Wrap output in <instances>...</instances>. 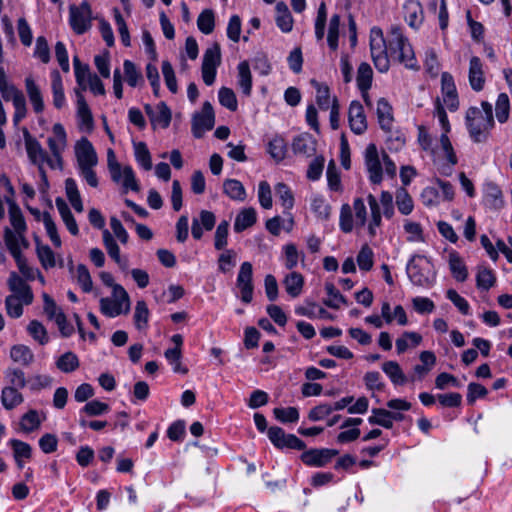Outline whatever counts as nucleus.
Returning <instances> with one entry per match:
<instances>
[{
    "instance_id": "f257e3e1",
    "label": "nucleus",
    "mask_w": 512,
    "mask_h": 512,
    "mask_svg": "<svg viewBox=\"0 0 512 512\" xmlns=\"http://www.w3.org/2000/svg\"><path fill=\"white\" fill-rule=\"evenodd\" d=\"M465 126L474 143H485L495 126L492 104L481 102V107H469L465 115Z\"/></svg>"
},
{
    "instance_id": "f03ea898",
    "label": "nucleus",
    "mask_w": 512,
    "mask_h": 512,
    "mask_svg": "<svg viewBox=\"0 0 512 512\" xmlns=\"http://www.w3.org/2000/svg\"><path fill=\"white\" fill-rule=\"evenodd\" d=\"M388 53L407 69L418 70L419 66L414 51L401 27L395 25L390 28L388 35Z\"/></svg>"
},
{
    "instance_id": "7ed1b4c3",
    "label": "nucleus",
    "mask_w": 512,
    "mask_h": 512,
    "mask_svg": "<svg viewBox=\"0 0 512 512\" xmlns=\"http://www.w3.org/2000/svg\"><path fill=\"white\" fill-rule=\"evenodd\" d=\"M370 51L375 68L380 73H386L390 68L388 41L386 42L383 31L378 27H373L370 31Z\"/></svg>"
},
{
    "instance_id": "20e7f679",
    "label": "nucleus",
    "mask_w": 512,
    "mask_h": 512,
    "mask_svg": "<svg viewBox=\"0 0 512 512\" xmlns=\"http://www.w3.org/2000/svg\"><path fill=\"white\" fill-rule=\"evenodd\" d=\"M108 169L111 175V179L115 183H121L124 192L132 190L134 192L139 191V184L136 180L135 173L131 166L127 165L123 168L115 160V155L112 150L108 152Z\"/></svg>"
},
{
    "instance_id": "39448f33",
    "label": "nucleus",
    "mask_w": 512,
    "mask_h": 512,
    "mask_svg": "<svg viewBox=\"0 0 512 512\" xmlns=\"http://www.w3.org/2000/svg\"><path fill=\"white\" fill-rule=\"evenodd\" d=\"M430 261L419 254H414L406 265V273L409 280L417 286L425 287L432 283L430 276Z\"/></svg>"
},
{
    "instance_id": "423d86ee",
    "label": "nucleus",
    "mask_w": 512,
    "mask_h": 512,
    "mask_svg": "<svg viewBox=\"0 0 512 512\" xmlns=\"http://www.w3.org/2000/svg\"><path fill=\"white\" fill-rule=\"evenodd\" d=\"M24 142L29 160L34 165L38 166L40 173L43 178H45L46 176L43 170V165L46 163L52 169H55L56 164L54 163V160L48 156L40 142L36 138L32 137L27 130L24 131Z\"/></svg>"
},
{
    "instance_id": "0eeeda50",
    "label": "nucleus",
    "mask_w": 512,
    "mask_h": 512,
    "mask_svg": "<svg viewBox=\"0 0 512 512\" xmlns=\"http://www.w3.org/2000/svg\"><path fill=\"white\" fill-rule=\"evenodd\" d=\"M220 64V45L218 43H214L205 50L201 66L202 79L207 86H211L215 82L217 68Z\"/></svg>"
},
{
    "instance_id": "6e6552de",
    "label": "nucleus",
    "mask_w": 512,
    "mask_h": 512,
    "mask_svg": "<svg viewBox=\"0 0 512 512\" xmlns=\"http://www.w3.org/2000/svg\"><path fill=\"white\" fill-rule=\"evenodd\" d=\"M92 11L88 2L84 1L79 6H70L69 23L72 30L78 34H84L91 27Z\"/></svg>"
},
{
    "instance_id": "1a4fd4ad",
    "label": "nucleus",
    "mask_w": 512,
    "mask_h": 512,
    "mask_svg": "<svg viewBox=\"0 0 512 512\" xmlns=\"http://www.w3.org/2000/svg\"><path fill=\"white\" fill-rule=\"evenodd\" d=\"M364 163L369 181L375 185L380 184L383 180L382 154H379L377 146L374 143H370L366 147Z\"/></svg>"
},
{
    "instance_id": "9d476101",
    "label": "nucleus",
    "mask_w": 512,
    "mask_h": 512,
    "mask_svg": "<svg viewBox=\"0 0 512 512\" xmlns=\"http://www.w3.org/2000/svg\"><path fill=\"white\" fill-rule=\"evenodd\" d=\"M215 124V114L210 102L203 103L200 112H196L192 117V134L200 139L203 135L212 130Z\"/></svg>"
},
{
    "instance_id": "9b49d317",
    "label": "nucleus",
    "mask_w": 512,
    "mask_h": 512,
    "mask_svg": "<svg viewBox=\"0 0 512 512\" xmlns=\"http://www.w3.org/2000/svg\"><path fill=\"white\" fill-rule=\"evenodd\" d=\"M267 435L271 443L278 449L304 450L306 444L294 434H287L281 427L272 426Z\"/></svg>"
},
{
    "instance_id": "f8f14e48",
    "label": "nucleus",
    "mask_w": 512,
    "mask_h": 512,
    "mask_svg": "<svg viewBox=\"0 0 512 512\" xmlns=\"http://www.w3.org/2000/svg\"><path fill=\"white\" fill-rule=\"evenodd\" d=\"M236 286L240 290V299L249 304L253 300V267L250 262H243L237 275Z\"/></svg>"
},
{
    "instance_id": "ddd939ff",
    "label": "nucleus",
    "mask_w": 512,
    "mask_h": 512,
    "mask_svg": "<svg viewBox=\"0 0 512 512\" xmlns=\"http://www.w3.org/2000/svg\"><path fill=\"white\" fill-rule=\"evenodd\" d=\"M53 137H49L47 140L48 147L52 153L56 168L62 167V152L66 147L67 134L62 124L56 123L52 128Z\"/></svg>"
},
{
    "instance_id": "4468645a",
    "label": "nucleus",
    "mask_w": 512,
    "mask_h": 512,
    "mask_svg": "<svg viewBox=\"0 0 512 512\" xmlns=\"http://www.w3.org/2000/svg\"><path fill=\"white\" fill-rule=\"evenodd\" d=\"M468 81L471 89L475 92H480L485 87L484 63L478 56H472L469 59Z\"/></svg>"
},
{
    "instance_id": "2eb2a0df",
    "label": "nucleus",
    "mask_w": 512,
    "mask_h": 512,
    "mask_svg": "<svg viewBox=\"0 0 512 512\" xmlns=\"http://www.w3.org/2000/svg\"><path fill=\"white\" fill-rule=\"evenodd\" d=\"M339 451L335 449H310L301 454V460L304 464L311 467H323L327 465L333 457L338 455Z\"/></svg>"
},
{
    "instance_id": "dca6fc26",
    "label": "nucleus",
    "mask_w": 512,
    "mask_h": 512,
    "mask_svg": "<svg viewBox=\"0 0 512 512\" xmlns=\"http://www.w3.org/2000/svg\"><path fill=\"white\" fill-rule=\"evenodd\" d=\"M145 112L148 115L151 125L154 129L157 127L163 129L169 127L172 114L170 108L166 105L165 102H160L155 108L147 104L145 105Z\"/></svg>"
},
{
    "instance_id": "f3484780",
    "label": "nucleus",
    "mask_w": 512,
    "mask_h": 512,
    "mask_svg": "<svg viewBox=\"0 0 512 512\" xmlns=\"http://www.w3.org/2000/svg\"><path fill=\"white\" fill-rule=\"evenodd\" d=\"M76 157L79 168L94 167L98 162L96 151L87 138H81L77 142Z\"/></svg>"
},
{
    "instance_id": "a211bd4d",
    "label": "nucleus",
    "mask_w": 512,
    "mask_h": 512,
    "mask_svg": "<svg viewBox=\"0 0 512 512\" xmlns=\"http://www.w3.org/2000/svg\"><path fill=\"white\" fill-rule=\"evenodd\" d=\"M11 295H17L22 299L25 305H30L33 302L34 296L30 286L26 281L20 277L16 272H11L7 281Z\"/></svg>"
},
{
    "instance_id": "6ab92c4d",
    "label": "nucleus",
    "mask_w": 512,
    "mask_h": 512,
    "mask_svg": "<svg viewBox=\"0 0 512 512\" xmlns=\"http://www.w3.org/2000/svg\"><path fill=\"white\" fill-rule=\"evenodd\" d=\"M348 121L351 130L357 134H363L367 129V120L364 108L359 101H352L348 110Z\"/></svg>"
},
{
    "instance_id": "aec40b11",
    "label": "nucleus",
    "mask_w": 512,
    "mask_h": 512,
    "mask_svg": "<svg viewBox=\"0 0 512 512\" xmlns=\"http://www.w3.org/2000/svg\"><path fill=\"white\" fill-rule=\"evenodd\" d=\"M441 92L445 104L451 111L458 108V94L453 76L449 72L441 74Z\"/></svg>"
},
{
    "instance_id": "412c9836",
    "label": "nucleus",
    "mask_w": 512,
    "mask_h": 512,
    "mask_svg": "<svg viewBox=\"0 0 512 512\" xmlns=\"http://www.w3.org/2000/svg\"><path fill=\"white\" fill-rule=\"evenodd\" d=\"M216 217L213 212L202 210L198 218H193L191 233L195 240H200L203 236V230L210 231L214 228Z\"/></svg>"
},
{
    "instance_id": "4be33fe9",
    "label": "nucleus",
    "mask_w": 512,
    "mask_h": 512,
    "mask_svg": "<svg viewBox=\"0 0 512 512\" xmlns=\"http://www.w3.org/2000/svg\"><path fill=\"white\" fill-rule=\"evenodd\" d=\"M24 234L25 233L12 231L9 227H5L4 229L5 245L14 259L22 256L21 246L25 248L28 246Z\"/></svg>"
},
{
    "instance_id": "5701e85b",
    "label": "nucleus",
    "mask_w": 512,
    "mask_h": 512,
    "mask_svg": "<svg viewBox=\"0 0 512 512\" xmlns=\"http://www.w3.org/2000/svg\"><path fill=\"white\" fill-rule=\"evenodd\" d=\"M483 202L491 210H499L504 206L502 191L494 182H488L484 185Z\"/></svg>"
},
{
    "instance_id": "b1692460",
    "label": "nucleus",
    "mask_w": 512,
    "mask_h": 512,
    "mask_svg": "<svg viewBox=\"0 0 512 512\" xmlns=\"http://www.w3.org/2000/svg\"><path fill=\"white\" fill-rule=\"evenodd\" d=\"M404 18L412 28H418L423 20V8L417 0H406L403 5Z\"/></svg>"
},
{
    "instance_id": "393cba45",
    "label": "nucleus",
    "mask_w": 512,
    "mask_h": 512,
    "mask_svg": "<svg viewBox=\"0 0 512 512\" xmlns=\"http://www.w3.org/2000/svg\"><path fill=\"white\" fill-rule=\"evenodd\" d=\"M5 202L8 205L9 219L14 231L18 233H25L27 225L20 207L11 197H5Z\"/></svg>"
},
{
    "instance_id": "a878e982",
    "label": "nucleus",
    "mask_w": 512,
    "mask_h": 512,
    "mask_svg": "<svg viewBox=\"0 0 512 512\" xmlns=\"http://www.w3.org/2000/svg\"><path fill=\"white\" fill-rule=\"evenodd\" d=\"M25 88L35 113H42L44 110L43 96L39 86L31 76L25 78Z\"/></svg>"
},
{
    "instance_id": "bb28decb",
    "label": "nucleus",
    "mask_w": 512,
    "mask_h": 512,
    "mask_svg": "<svg viewBox=\"0 0 512 512\" xmlns=\"http://www.w3.org/2000/svg\"><path fill=\"white\" fill-rule=\"evenodd\" d=\"M283 285L287 294L292 298H296L303 291L304 277L300 273L292 271L283 279Z\"/></svg>"
},
{
    "instance_id": "cd10ccee",
    "label": "nucleus",
    "mask_w": 512,
    "mask_h": 512,
    "mask_svg": "<svg viewBox=\"0 0 512 512\" xmlns=\"http://www.w3.org/2000/svg\"><path fill=\"white\" fill-rule=\"evenodd\" d=\"M449 268L452 276L458 282H464L468 278L467 267L458 252L449 253Z\"/></svg>"
},
{
    "instance_id": "c85d7f7f",
    "label": "nucleus",
    "mask_w": 512,
    "mask_h": 512,
    "mask_svg": "<svg viewBox=\"0 0 512 512\" xmlns=\"http://www.w3.org/2000/svg\"><path fill=\"white\" fill-rule=\"evenodd\" d=\"M0 400L6 410H13L23 403L24 397L16 387L5 386L1 391Z\"/></svg>"
},
{
    "instance_id": "c756f323",
    "label": "nucleus",
    "mask_w": 512,
    "mask_h": 512,
    "mask_svg": "<svg viewBox=\"0 0 512 512\" xmlns=\"http://www.w3.org/2000/svg\"><path fill=\"white\" fill-rule=\"evenodd\" d=\"M276 16L275 21L277 27L283 32L288 33L293 28V18L287 7L283 2H278L275 7Z\"/></svg>"
},
{
    "instance_id": "7c9ffc66",
    "label": "nucleus",
    "mask_w": 512,
    "mask_h": 512,
    "mask_svg": "<svg viewBox=\"0 0 512 512\" xmlns=\"http://www.w3.org/2000/svg\"><path fill=\"white\" fill-rule=\"evenodd\" d=\"M55 203L68 231L74 236L78 235V225L67 203L60 197L56 198Z\"/></svg>"
},
{
    "instance_id": "2f4dec72",
    "label": "nucleus",
    "mask_w": 512,
    "mask_h": 512,
    "mask_svg": "<svg viewBox=\"0 0 512 512\" xmlns=\"http://www.w3.org/2000/svg\"><path fill=\"white\" fill-rule=\"evenodd\" d=\"M496 284V276L492 269L484 265L477 267L476 286L479 290L488 291Z\"/></svg>"
},
{
    "instance_id": "473e14b6",
    "label": "nucleus",
    "mask_w": 512,
    "mask_h": 512,
    "mask_svg": "<svg viewBox=\"0 0 512 512\" xmlns=\"http://www.w3.org/2000/svg\"><path fill=\"white\" fill-rule=\"evenodd\" d=\"M257 220V213L254 208H244L236 216L234 222V230L240 233L247 228L253 226Z\"/></svg>"
},
{
    "instance_id": "72a5a7b5",
    "label": "nucleus",
    "mask_w": 512,
    "mask_h": 512,
    "mask_svg": "<svg viewBox=\"0 0 512 512\" xmlns=\"http://www.w3.org/2000/svg\"><path fill=\"white\" fill-rule=\"evenodd\" d=\"M312 87L316 89V103L321 110H328L332 105L333 97L330 95V89L325 83H320L315 79L310 80Z\"/></svg>"
},
{
    "instance_id": "f704fd0d",
    "label": "nucleus",
    "mask_w": 512,
    "mask_h": 512,
    "mask_svg": "<svg viewBox=\"0 0 512 512\" xmlns=\"http://www.w3.org/2000/svg\"><path fill=\"white\" fill-rule=\"evenodd\" d=\"M77 116L79 118L80 127L91 130L93 128V117L91 110L86 103L84 96L77 92Z\"/></svg>"
},
{
    "instance_id": "c9c22d12",
    "label": "nucleus",
    "mask_w": 512,
    "mask_h": 512,
    "mask_svg": "<svg viewBox=\"0 0 512 512\" xmlns=\"http://www.w3.org/2000/svg\"><path fill=\"white\" fill-rule=\"evenodd\" d=\"M223 192L230 199L239 202H243L247 196L245 187L236 179H226L223 182Z\"/></svg>"
},
{
    "instance_id": "e433bc0d",
    "label": "nucleus",
    "mask_w": 512,
    "mask_h": 512,
    "mask_svg": "<svg viewBox=\"0 0 512 512\" xmlns=\"http://www.w3.org/2000/svg\"><path fill=\"white\" fill-rule=\"evenodd\" d=\"M103 242L108 255L119 265L121 269H126L127 261L121 258L120 248L108 230L103 231Z\"/></svg>"
},
{
    "instance_id": "4c0bfd02",
    "label": "nucleus",
    "mask_w": 512,
    "mask_h": 512,
    "mask_svg": "<svg viewBox=\"0 0 512 512\" xmlns=\"http://www.w3.org/2000/svg\"><path fill=\"white\" fill-rule=\"evenodd\" d=\"M377 116L381 129L389 131L393 122L392 107L384 98H380L377 102Z\"/></svg>"
},
{
    "instance_id": "58836bf2",
    "label": "nucleus",
    "mask_w": 512,
    "mask_h": 512,
    "mask_svg": "<svg viewBox=\"0 0 512 512\" xmlns=\"http://www.w3.org/2000/svg\"><path fill=\"white\" fill-rule=\"evenodd\" d=\"M52 83V94H53V104L57 109H61L64 107L66 103L64 88L62 83V78L60 73L57 70H54L51 73Z\"/></svg>"
},
{
    "instance_id": "ea45409f",
    "label": "nucleus",
    "mask_w": 512,
    "mask_h": 512,
    "mask_svg": "<svg viewBox=\"0 0 512 512\" xmlns=\"http://www.w3.org/2000/svg\"><path fill=\"white\" fill-rule=\"evenodd\" d=\"M284 266L288 270H293L298 265L299 260L304 261V253L299 252L294 243H288L282 247Z\"/></svg>"
},
{
    "instance_id": "a19ab883",
    "label": "nucleus",
    "mask_w": 512,
    "mask_h": 512,
    "mask_svg": "<svg viewBox=\"0 0 512 512\" xmlns=\"http://www.w3.org/2000/svg\"><path fill=\"white\" fill-rule=\"evenodd\" d=\"M238 85L242 93L250 96L252 91V76L250 67L247 61H242L238 64Z\"/></svg>"
},
{
    "instance_id": "79ce46f5",
    "label": "nucleus",
    "mask_w": 512,
    "mask_h": 512,
    "mask_svg": "<svg viewBox=\"0 0 512 512\" xmlns=\"http://www.w3.org/2000/svg\"><path fill=\"white\" fill-rule=\"evenodd\" d=\"M292 148L295 154L312 156L315 152V142L309 135H300L294 138Z\"/></svg>"
},
{
    "instance_id": "37998d69",
    "label": "nucleus",
    "mask_w": 512,
    "mask_h": 512,
    "mask_svg": "<svg viewBox=\"0 0 512 512\" xmlns=\"http://www.w3.org/2000/svg\"><path fill=\"white\" fill-rule=\"evenodd\" d=\"M123 72L125 80L130 87L134 88L144 83L141 71L131 60H124Z\"/></svg>"
},
{
    "instance_id": "c03bdc74",
    "label": "nucleus",
    "mask_w": 512,
    "mask_h": 512,
    "mask_svg": "<svg viewBox=\"0 0 512 512\" xmlns=\"http://www.w3.org/2000/svg\"><path fill=\"white\" fill-rule=\"evenodd\" d=\"M10 357L14 362L24 366H28L34 360V354L32 350L23 344L12 346L10 350Z\"/></svg>"
},
{
    "instance_id": "a18cd8bd",
    "label": "nucleus",
    "mask_w": 512,
    "mask_h": 512,
    "mask_svg": "<svg viewBox=\"0 0 512 512\" xmlns=\"http://www.w3.org/2000/svg\"><path fill=\"white\" fill-rule=\"evenodd\" d=\"M383 372L394 385H403L407 381L400 365L396 361H386L382 364Z\"/></svg>"
},
{
    "instance_id": "49530a36",
    "label": "nucleus",
    "mask_w": 512,
    "mask_h": 512,
    "mask_svg": "<svg viewBox=\"0 0 512 512\" xmlns=\"http://www.w3.org/2000/svg\"><path fill=\"white\" fill-rule=\"evenodd\" d=\"M222 253L218 256L217 265L219 272L226 274L232 271L237 263V253L233 249L221 250Z\"/></svg>"
},
{
    "instance_id": "de8ad7c7",
    "label": "nucleus",
    "mask_w": 512,
    "mask_h": 512,
    "mask_svg": "<svg viewBox=\"0 0 512 512\" xmlns=\"http://www.w3.org/2000/svg\"><path fill=\"white\" fill-rule=\"evenodd\" d=\"M110 411V406L107 403L101 402L99 400H92L87 402L80 410L79 417L85 416L94 417L101 416Z\"/></svg>"
},
{
    "instance_id": "09e8293b",
    "label": "nucleus",
    "mask_w": 512,
    "mask_h": 512,
    "mask_svg": "<svg viewBox=\"0 0 512 512\" xmlns=\"http://www.w3.org/2000/svg\"><path fill=\"white\" fill-rule=\"evenodd\" d=\"M373 78V71L371 66L362 62L357 70V86L361 92H366L371 88Z\"/></svg>"
},
{
    "instance_id": "8fccbe9b",
    "label": "nucleus",
    "mask_w": 512,
    "mask_h": 512,
    "mask_svg": "<svg viewBox=\"0 0 512 512\" xmlns=\"http://www.w3.org/2000/svg\"><path fill=\"white\" fill-rule=\"evenodd\" d=\"M100 310L108 317H116L125 312V304L119 300L104 297L100 299Z\"/></svg>"
},
{
    "instance_id": "3c124183",
    "label": "nucleus",
    "mask_w": 512,
    "mask_h": 512,
    "mask_svg": "<svg viewBox=\"0 0 512 512\" xmlns=\"http://www.w3.org/2000/svg\"><path fill=\"white\" fill-rule=\"evenodd\" d=\"M134 156L137 163L146 171L151 170V154L145 142L134 143Z\"/></svg>"
},
{
    "instance_id": "603ef678",
    "label": "nucleus",
    "mask_w": 512,
    "mask_h": 512,
    "mask_svg": "<svg viewBox=\"0 0 512 512\" xmlns=\"http://www.w3.org/2000/svg\"><path fill=\"white\" fill-rule=\"evenodd\" d=\"M149 309L144 300H139L136 303L135 311H134V325L136 329L143 330L148 326L149 320Z\"/></svg>"
},
{
    "instance_id": "864d4df0",
    "label": "nucleus",
    "mask_w": 512,
    "mask_h": 512,
    "mask_svg": "<svg viewBox=\"0 0 512 512\" xmlns=\"http://www.w3.org/2000/svg\"><path fill=\"white\" fill-rule=\"evenodd\" d=\"M275 194L285 211H289L293 208L294 196L288 185L282 182L276 184Z\"/></svg>"
},
{
    "instance_id": "5fc2aeb1",
    "label": "nucleus",
    "mask_w": 512,
    "mask_h": 512,
    "mask_svg": "<svg viewBox=\"0 0 512 512\" xmlns=\"http://www.w3.org/2000/svg\"><path fill=\"white\" fill-rule=\"evenodd\" d=\"M80 363L77 355L73 352H65L56 361L57 368L64 373H71L78 369Z\"/></svg>"
},
{
    "instance_id": "6e6d98bb",
    "label": "nucleus",
    "mask_w": 512,
    "mask_h": 512,
    "mask_svg": "<svg viewBox=\"0 0 512 512\" xmlns=\"http://www.w3.org/2000/svg\"><path fill=\"white\" fill-rule=\"evenodd\" d=\"M325 291L328 295V298L323 302L324 304L332 309H338L341 304H346L345 297L339 292V290L334 286L333 283L325 284Z\"/></svg>"
},
{
    "instance_id": "4d7b16f0",
    "label": "nucleus",
    "mask_w": 512,
    "mask_h": 512,
    "mask_svg": "<svg viewBox=\"0 0 512 512\" xmlns=\"http://www.w3.org/2000/svg\"><path fill=\"white\" fill-rule=\"evenodd\" d=\"M396 205L399 212L403 215H409L414 208L412 197L405 188H399L396 191Z\"/></svg>"
},
{
    "instance_id": "13d9d810",
    "label": "nucleus",
    "mask_w": 512,
    "mask_h": 512,
    "mask_svg": "<svg viewBox=\"0 0 512 512\" xmlns=\"http://www.w3.org/2000/svg\"><path fill=\"white\" fill-rule=\"evenodd\" d=\"M24 301L17 295H8L5 298V309L9 317L17 319L23 315Z\"/></svg>"
},
{
    "instance_id": "bf43d9fd",
    "label": "nucleus",
    "mask_w": 512,
    "mask_h": 512,
    "mask_svg": "<svg viewBox=\"0 0 512 512\" xmlns=\"http://www.w3.org/2000/svg\"><path fill=\"white\" fill-rule=\"evenodd\" d=\"M287 145L282 137H274L268 143V153L277 162L283 160L286 156Z\"/></svg>"
},
{
    "instance_id": "052dcab7",
    "label": "nucleus",
    "mask_w": 512,
    "mask_h": 512,
    "mask_svg": "<svg viewBox=\"0 0 512 512\" xmlns=\"http://www.w3.org/2000/svg\"><path fill=\"white\" fill-rule=\"evenodd\" d=\"M510 112V101L509 97L506 93H500L498 95L496 105H495V114L499 123L507 122L509 118Z\"/></svg>"
},
{
    "instance_id": "680f3d73",
    "label": "nucleus",
    "mask_w": 512,
    "mask_h": 512,
    "mask_svg": "<svg viewBox=\"0 0 512 512\" xmlns=\"http://www.w3.org/2000/svg\"><path fill=\"white\" fill-rule=\"evenodd\" d=\"M73 65L76 81L78 85L85 90L86 84L90 80V77H93V75L90 73L89 66L82 64L77 56L73 57Z\"/></svg>"
},
{
    "instance_id": "e2e57ef3",
    "label": "nucleus",
    "mask_w": 512,
    "mask_h": 512,
    "mask_svg": "<svg viewBox=\"0 0 512 512\" xmlns=\"http://www.w3.org/2000/svg\"><path fill=\"white\" fill-rule=\"evenodd\" d=\"M197 26L203 34H211L215 27L213 11L210 9L203 10L197 18Z\"/></svg>"
},
{
    "instance_id": "0e129e2a",
    "label": "nucleus",
    "mask_w": 512,
    "mask_h": 512,
    "mask_svg": "<svg viewBox=\"0 0 512 512\" xmlns=\"http://www.w3.org/2000/svg\"><path fill=\"white\" fill-rule=\"evenodd\" d=\"M229 235V222L226 220L221 221L215 231L214 235V248L216 250H224L228 245Z\"/></svg>"
},
{
    "instance_id": "69168bd1",
    "label": "nucleus",
    "mask_w": 512,
    "mask_h": 512,
    "mask_svg": "<svg viewBox=\"0 0 512 512\" xmlns=\"http://www.w3.org/2000/svg\"><path fill=\"white\" fill-rule=\"evenodd\" d=\"M29 335L41 345L48 343L47 330L38 320H32L27 327Z\"/></svg>"
},
{
    "instance_id": "338daca9",
    "label": "nucleus",
    "mask_w": 512,
    "mask_h": 512,
    "mask_svg": "<svg viewBox=\"0 0 512 512\" xmlns=\"http://www.w3.org/2000/svg\"><path fill=\"white\" fill-rule=\"evenodd\" d=\"M357 264L362 271H370L374 264V253L367 245H363L357 255Z\"/></svg>"
},
{
    "instance_id": "774afa93",
    "label": "nucleus",
    "mask_w": 512,
    "mask_h": 512,
    "mask_svg": "<svg viewBox=\"0 0 512 512\" xmlns=\"http://www.w3.org/2000/svg\"><path fill=\"white\" fill-rule=\"evenodd\" d=\"M41 420L36 410H29L25 413L20 421V427L24 432H32L39 428Z\"/></svg>"
}]
</instances>
